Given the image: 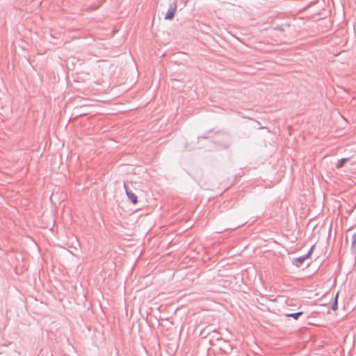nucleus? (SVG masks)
Masks as SVG:
<instances>
[{"mask_svg": "<svg viewBox=\"0 0 356 356\" xmlns=\"http://www.w3.org/2000/svg\"><path fill=\"white\" fill-rule=\"evenodd\" d=\"M338 296H339V293H337L336 296H335V298H334V302H333V304L332 305V310H337L338 309V303H337V298H338Z\"/></svg>", "mask_w": 356, "mask_h": 356, "instance_id": "nucleus-6", "label": "nucleus"}, {"mask_svg": "<svg viewBox=\"0 0 356 356\" xmlns=\"http://www.w3.org/2000/svg\"><path fill=\"white\" fill-rule=\"evenodd\" d=\"M96 9H97V6H94V7L92 6V7H91V8H88V10H96Z\"/></svg>", "mask_w": 356, "mask_h": 356, "instance_id": "nucleus-8", "label": "nucleus"}, {"mask_svg": "<svg viewBox=\"0 0 356 356\" xmlns=\"http://www.w3.org/2000/svg\"><path fill=\"white\" fill-rule=\"evenodd\" d=\"M314 248L315 245H313L306 254L296 258L295 261L299 263L300 264H302L307 259H308L312 255Z\"/></svg>", "mask_w": 356, "mask_h": 356, "instance_id": "nucleus-3", "label": "nucleus"}, {"mask_svg": "<svg viewBox=\"0 0 356 356\" xmlns=\"http://www.w3.org/2000/svg\"><path fill=\"white\" fill-rule=\"evenodd\" d=\"M177 10V3L174 1L170 5V7L165 14V19L171 20L174 18L175 14Z\"/></svg>", "mask_w": 356, "mask_h": 356, "instance_id": "nucleus-1", "label": "nucleus"}, {"mask_svg": "<svg viewBox=\"0 0 356 356\" xmlns=\"http://www.w3.org/2000/svg\"><path fill=\"white\" fill-rule=\"evenodd\" d=\"M352 248H356V232L352 236Z\"/></svg>", "mask_w": 356, "mask_h": 356, "instance_id": "nucleus-7", "label": "nucleus"}, {"mask_svg": "<svg viewBox=\"0 0 356 356\" xmlns=\"http://www.w3.org/2000/svg\"><path fill=\"white\" fill-rule=\"evenodd\" d=\"M302 314H303L302 312H296V313L286 314H285V316H287V317H291V318H293L295 320H298V318L300 316H302Z\"/></svg>", "mask_w": 356, "mask_h": 356, "instance_id": "nucleus-4", "label": "nucleus"}, {"mask_svg": "<svg viewBox=\"0 0 356 356\" xmlns=\"http://www.w3.org/2000/svg\"><path fill=\"white\" fill-rule=\"evenodd\" d=\"M348 161V159L343 158L338 161V163L336 165L337 168H341L343 166V165Z\"/></svg>", "mask_w": 356, "mask_h": 356, "instance_id": "nucleus-5", "label": "nucleus"}, {"mask_svg": "<svg viewBox=\"0 0 356 356\" xmlns=\"http://www.w3.org/2000/svg\"><path fill=\"white\" fill-rule=\"evenodd\" d=\"M124 188L129 199L134 204H136L138 202L137 196L128 188L125 183L124 184Z\"/></svg>", "mask_w": 356, "mask_h": 356, "instance_id": "nucleus-2", "label": "nucleus"}]
</instances>
